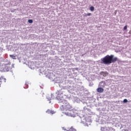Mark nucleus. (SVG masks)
Masks as SVG:
<instances>
[{
    "label": "nucleus",
    "instance_id": "9d476101",
    "mask_svg": "<svg viewBox=\"0 0 131 131\" xmlns=\"http://www.w3.org/2000/svg\"><path fill=\"white\" fill-rule=\"evenodd\" d=\"M3 78V77L0 75V86H1V84H2V80Z\"/></svg>",
    "mask_w": 131,
    "mask_h": 131
},
{
    "label": "nucleus",
    "instance_id": "6e6552de",
    "mask_svg": "<svg viewBox=\"0 0 131 131\" xmlns=\"http://www.w3.org/2000/svg\"><path fill=\"white\" fill-rule=\"evenodd\" d=\"M90 11L93 12V11H95V7H94V6H91L90 8Z\"/></svg>",
    "mask_w": 131,
    "mask_h": 131
},
{
    "label": "nucleus",
    "instance_id": "39448f33",
    "mask_svg": "<svg viewBox=\"0 0 131 131\" xmlns=\"http://www.w3.org/2000/svg\"><path fill=\"white\" fill-rule=\"evenodd\" d=\"M46 113H48V114H54V113H55V112H54V111H52L51 110H48L46 111Z\"/></svg>",
    "mask_w": 131,
    "mask_h": 131
},
{
    "label": "nucleus",
    "instance_id": "ddd939ff",
    "mask_svg": "<svg viewBox=\"0 0 131 131\" xmlns=\"http://www.w3.org/2000/svg\"><path fill=\"white\" fill-rule=\"evenodd\" d=\"M123 29L124 30H126V29H127V26H125V27H124Z\"/></svg>",
    "mask_w": 131,
    "mask_h": 131
},
{
    "label": "nucleus",
    "instance_id": "1a4fd4ad",
    "mask_svg": "<svg viewBox=\"0 0 131 131\" xmlns=\"http://www.w3.org/2000/svg\"><path fill=\"white\" fill-rule=\"evenodd\" d=\"M10 58H12L13 59H16V56L14 55H10Z\"/></svg>",
    "mask_w": 131,
    "mask_h": 131
},
{
    "label": "nucleus",
    "instance_id": "0eeeda50",
    "mask_svg": "<svg viewBox=\"0 0 131 131\" xmlns=\"http://www.w3.org/2000/svg\"><path fill=\"white\" fill-rule=\"evenodd\" d=\"M67 131H76V129L74 128L73 127H71L69 128V130H67Z\"/></svg>",
    "mask_w": 131,
    "mask_h": 131
},
{
    "label": "nucleus",
    "instance_id": "7ed1b4c3",
    "mask_svg": "<svg viewBox=\"0 0 131 131\" xmlns=\"http://www.w3.org/2000/svg\"><path fill=\"white\" fill-rule=\"evenodd\" d=\"M57 95L56 98L57 100L61 101L60 103H62V101L64 100V94H63V91L62 90L58 91L56 93Z\"/></svg>",
    "mask_w": 131,
    "mask_h": 131
},
{
    "label": "nucleus",
    "instance_id": "f8f14e48",
    "mask_svg": "<svg viewBox=\"0 0 131 131\" xmlns=\"http://www.w3.org/2000/svg\"><path fill=\"white\" fill-rule=\"evenodd\" d=\"M123 103H127L128 101H127V99H125L123 100Z\"/></svg>",
    "mask_w": 131,
    "mask_h": 131
},
{
    "label": "nucleus",
    "instance_id": "4468645a",
    "mask_svg": "<svg viewBox=\"0 0 131 131\" xmlns=\"http://www.w3.org/2000/svg\"><path fill=\"white\" fill-rule=\"evenodd\" d=\"M91 15H92V13H87L85 17H86V16H91Z\"/></svg>",
    "mask_w": 131,
    "mask_h": 131
},
{
    "label": "nucleus",
    "instance_id": "f03ea898",
    "mask_svg": "<svg viewBox=\"0 0 131 131\" xmlns=\"http://www.w3.org/2000/svg\"><path fill=\"white\" fill-rule=\"evenodd\" d=\"M101 64H104V65H109L112 63H115L116 61H118L117 57H114L113 55H107L101 59Z\"/></svg>",
    "mask_w": 131,
    "mask_h": 131
},
{
    "label": "nucleus",
    "instance_id": "20e7f679",
    "mask_svg": "<svg viewBox=\"0 0 131 131\" xmlns=\"http://www.w3.org/2000/svg\"><path fill=\"white\" fill-rule=\"evenodd\" d=\"M97 92L98 93H103V92H104V89H103L102 88H98L97 89Z\"/></svg>",
    "mask_w": 131,
    "mask_h": 131
},
{
    "label": "nucleus",
    "instance_id": "423d86ee",
    "mask_svg": "<svg viewBox=\"0 0 131 131\" xmlns=\"http://www.w3.org/2000/svg\"><path fill=\"white\" fill-rule=\"evenodd\" d=\"M105 129L106 131H112V130H113V128L112 127H107L105 128Z\"/></svg>",
    "mask_w": 131,
    "mask_h": 131
},
{
    "label": "nucleus",
    "instance_id": "9b49d317",
    "mask_svg": "<svg viewBox=\"0 0 131 131\" xmlns=\"http://www.w3.org/2000/svg\"><path fill=\"white\" fill-rule=\"evenodd\" d=\"M28 22L29 23H30V24L33 23V20H32V19H29Z\"/></svg>",
    "mask_w": 131,
    "mask_h": 131
},
{
    "label": "nucleus",
    "instance_id": "f257e3e1",
    "mask_svg": "<svg viewBox=\"0 0 131 131\" xmlns=\"http://www.w3.org/2000/svg\"><path fill=\"white\" fill-rule=\"evenodd\" d=\"M61 106L60 107V110L61 111H69V112H66L64 114L67 115V116H74L72 113H73V107L66 100H62L61 103Z\"/></svg>",
    "mask_w": 131,
    "mask_h": 131
}]
</instances>
